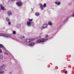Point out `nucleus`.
<instances>
[{"label": "nucleus", "mask_w": 74, "mask_h": 74, "mask_svg": "<svg viewBox=\"0 0 74 74\" xmlns=\"http://www.w3.org/2000/svg\"><path fill=\"white\" fill-rule=\"evenodd\" d=\"M16 4L18 6L20 7V6H21V5H23V3H22L21 1H19L18 2H17L16 3Z\"/></svg>", "instance_id": "nucleus-2"}, {"label": "nucleus", "mask_w": 74, "mask_h": 74, "mask_svg": "<svg viewBox=\"0 0 74 74\" xmlns=\"http://www.w3.org/2000/svg\"><path fill=\"white\" fill-rule=\"evenodd\" d=\"M23 38H25V36H23Z\"/></svg>", "instance_id": "nucleus-33"}, {"label": "nucleus", "mask_w": 74, "mask_h": 74, "mask_svg": "<svg viewBox=\"0 0 74 74\" xmlns=\"http://www.w3.org/2000/svg\"><path fill=\"white\" fill-rule=\"evenodd\" d=\"M25 42H31V40L28 39H25Z\"/></svg>", "instance_id": "nucleus-7"}, {"label": "nucleus", "mask_w": 74, "mask_h": 74, "mask_svg": "<svg viewBox=\"0 0 74 74\" xmlns=\"http://www.w3.org/2000/svg\"><path fill=\"white\" fill-rule=\"evenodd\" d=\"M65 74H67V71H65Z\"/></svg>", "instance_id": "nucleus-28"}, {"label": "nucleus", "mask_w": 74, "mask_h": 74, "mask_svg": "<svg viewBox=\"0 0 74 74\" xmlns=\"http://www.w3.org/2000/svg\"><path fill=\"white\" fill-rule=\"evenodd\" d=\"M29 21H33V19H29Z\"/></svg>", "instance_id": "nucleus-23"}, {"label": "nucleus", "mask_w": 74, "mask_h": 74, "mask_svg": "<svg viewBox=\"0 0 74 74\" xmlns=\"http://www.w3.org/2000/svg\"><path fill=\"white\" fill-rule=\"evenodd\" d=\"M0 47L1 48H5L4 47V46H3V45L0 44Z\"/></svg>", "instance_id": "nucleus-14"}, {"label": "nucleus", "mask_w": 74, "mask_h": 74, "mask_svg": "<svg viewBox=\"0 0 74 74\" xmlns=\"http://www.w3.org/2000/svg\"><path fill=\"white\" fill-rule=\"evenodd\" d=\"M13 33L14 34H16V32L15 31H14L13 32Z\"/></svg>", "instance_id": "nucleus-18"}, {"label": "nucleus", "mask_w": 74, "mask_h": 74, "mask_svg": "<svg viewBox=\"0 0 74 74\" xmlns=\"http://www.w3.org/2000/svg\"><path fill=\"white\" fill-rule=\"evenodd\" d=\"M52 38V37H50V38H49V39H51V38Z\"/></svg>", "instance_id": "nucleus-31"}, {"label": "nucleus", "mask_w": 74, "mask_h": 74, "mask_svg": "<svg viewBox=\"0 0 74 74\" xmlns=\"http://www.w3.org/2000/svg\"><path fill=\"white\" fill-rule=\"evenodd\" d=\"M0 7H1V10H3V11H5V10H6V9L4 8V7L3 6V5L1 4H0Z\"/></svg>", "instance_id": "nucleus-4"}, {"label": "nucleus", "mask_w": 74, "mask_h": 74, "mask_svg": "<svg viewBox=\"0 0 74 74\" xmlns=\"http://www.w3.org/2000/svg\"><path fill=\"white\" fill-rule=\"evenodd\" d=\"M32 10H33V9L32 8Z\"/></svg>", "instance_id": "nucleus-36"}, {"label": "nucleus", "mask_w": 74, "mask_h": 74, "mask_svg": "<svg viewBox=\"0 0 74 74\" xmlns=\"http://www.w3.org/2000/svg\"><path fill=\"white\" fill-rule=\"evenodd\" d=\"M71 4H72V3H69V5H71Z\"/></svg>", "instance_id": "nucleus-24"}, {"label": "nucleus", "mask_w": 74, "mask_h": 74, "mask_svg": "<svg viewBox=\"0 0 74 74\" xmlns=\"http://www.w3.org/2000/svg\"><path fill=\"white\" fill-rule=\"evenodd\" d=\"M46 37H48V35H46Z\"/></svg>", "instance_id": "nucleus-29"}, {"label": "nucleus", "mask_w": 74, "mask_h": 74, "mask_svg": "<svg viewBox=\"0 0 74 74\" xmlns=\"http://www.w3.org/2000/svg\"><path fill=\"white\" fill-rule=\"evenodd\" d=\"M0 53H2V51H1V49H0Z\"/></svg>", "instance_id": "nucleus-25"}, {"label": "nucleus", "mask_w": 74, "mask_h": 74, "mask_svg": "<svg viewBox=\"0 0 74 74\" xmlns=\"http://www.w3.org/2000/svg\"><path fill=\"white\" fill-rule=\"evenodd\" d=\"M35 15L37 16H38L40 15V13L38 12H36L35 13Z\"/></svg>", "instance_id": "nucleus-12"}, {"label": "nucleus", "mask_w": 74, "mask_h": 74, "mask_svg": "<svg viewBox=\"0 0 74 74\" xmlns=\"http://www.w3.org/2000/svg\"><path fill=\"white\" fill-rule=\"evenodd\" d=\"M6 20L8 22H9L10 21V19L8 18H7L6 19Z\"/></svg>", "instance_id": "nucleus-17"}, {"label": "nucleus", "mask_w": 74, "mask_h": 74, "mask_svg": "<svg viewBox=\"0 0 74 74\" xmlns=\"http://www.w3.org/2000/svg\"><path fill=\"white\" fill-rule=\"evenodd\" d=\"M10 74H12V72H10Z\"/></svg>", "instance_id": "nucleus-32"}, {"label": "nucleus", "mask_w": 74, "mask_h": 74, "mask_svg": "<svg viewBox=\"0 0 74 74\" xmlns=\"http://www.w3.org/2000/svg\"><path fill=\"white\" fill-rule=\"evenodd\" d=\"M5 55H8V53H4Z\"/></svg>", "instance_id": "nucleus-27"}, {"label": "nucleus", "mask_w": 74, "mask_h": 74, "mask_svg": "<svg viewBox=\"0 0 74 74\" xmlns=\"http://www.w3.org/2000/svg\"><path fill=\"white\" fill-rule=\"evenodd\" d=\"M48 39H44L42 38H40L36 42V43H38V42H44L45 41H47Z\"/></svg>", "instance_id": "nucleus-1"}, {"label": "nucleus", "mask_w": 74, "mask_h": 74, "mask_svg": "<svg viewBox=\"0 0 74 74\" xmlns=\"http://www.w3.org/2000/svg\"><path fill=\"white\" fill-rule=\"evenodd\" d=\"M68 19H69V18H67V20H68Z\"/></svg>", "instance_id": "nucleus-37"}, {"label": "nucleus", "mask_w": 74, "mask_h": 74, "mask_svg": "<svg viewBox=\"0 0 74 74\" xmlns=\"http://www.w3.org/2000/svg\"><path fill=\"white\" fill-rule=\"evenodd\" d=\"M48 26V25L47 24H44L43 25V27H41V30H42L43 29H45V28H46Z\"/></svg>", "instance_id": "nucleus-5"}, {"label": "nucleus", "mask_w": 74, "mask_h": 74, "mask_svg": "<svg viewBox=\"0 0 74 74\" xmlns=\"http://www.w3.org/2000/svg\"><path fill=\"white\" fill-rule=\"evenodd\" d=\"M35 44V43L34 42H31L29 44V45L31 47H33V46H34V45Z\"/></svg>", "instance_id": "nucleus-8"}, {"label": "nucleus", "mask_w": 74, "mask_h": 74, "mask_svg": "<svg viewBox=\"0 0 74 74\" xmlns=\"http://www.w3.org/2000/svg\"><path fill=\"white\" fill-rule=\"evenodd\" d=\"M0 58L1 59H2L3 58V55H1L0 56Z\"/></svg>", "instance_id": "nucleus-16"}, {"label": "nucleus", "mask_w": 74, "mask_h": 74, "mask_svg": "<svg viewBox=\"0 0 74 74\" xmlns=\"http://www.w3.org/2000/svg\"><path fill=\"white\" fill-rule=\"evenodd\" d=\"M0 36H3V37H8V38H9V37L11 38V36L10 35H7L6 34H0Z\"/></svg>", "instance_id": "nucleus-3"}, {"label": "nucleus", "mask_w": 74, "mask_h": 74, "mask_svg": "<svg viewBox=\"0 0 74 74\" xmlns=\"http://www.w3.org/2000/svg\"><path fill=\"white\" fill-rule=\"evenodd\" d=\"M30 25H31V22L28 21L27 22V25L28 27H30Z\"/></svg>", "instance_id": "nucleus-6"}, {"label": "nucleus", "mask_w": 74, "mask_h": 74, "mask_svg": "<svg viewBox=\"0 0 74 74\" xmlns=\"http://www.w3.org/2000/svg\"><path fill=\"white\" fill-rule=\"evenodd\" d=\"M3 29H5V28H4Z\"/></svg>", "instance_id": "nucleus-38"}, {"label": "nucleus", "mask_w": 74, "mask_h": 74, "mask_svg": "<svg viewBox=\"0 0 74 74\" xmlns=\"http://www.w3.org/2000/svg\"><path fill=\"white\" fill-rule=\"evenodd\" d=\"M6 67V65H5L4 64H3L1 66V69H4Z\"/></svg>", "instance_id": "nucleus-11"}, {"label": "nucleus", "mask_w": 74, "mask_h": 74, "mask_svg": "<svg viewBox=\"0 0 74 74\" xmlns=\"http://www.w3.org/2000/svg\"><path fill=\"white\" fill-rule=\"evenodd\" d=\"M47 5H46V3H44L43 5V6L44 7H46V6Z\"/></svg>", "instance_id": "nucleus-21"}, {"label": "nucleus", "mask_w": 74, "mask_h": 74, "mask_svg": "<svg viewBox=\"0 0 74 74\" xmlns=\"http://www.w3.org/2000/svg\"><path fill=\"white\" fill-rule=\"evenodd\" d=\"M72 16H73V17H74V12H73V15Z\"/></svg>", "instance_id": "nucleus-30"}, {"label": "nucleus", "mask_w": 74, "mask_h": 74, "mask_svg": "<svg viewBox=\"0 0 74 74\" xmlns=\"http://www.w3.org/2000/svg\"><path fill=\"white\" fill-rule=\"evenodd\" d=\"M11 22H8V25H11Z\"/></svg>", "instance_id": "nucleus-22"}, {"label": "nucleus", "mask_w": 74, "mask_h": 74, "mask_svg": "<svg viewBox=\"0 0 74 74\" xmlns=\"http://www.w3.org/2000/svg\"><path fill=\"white\" fill-rule=\"evenodd\" d=\"M48 24H49V25H52V23H51L50 22H49L48 23Z\"/></svg>", "instance_id": "nucleus-19"}, {"label": "nucleus", "mask_w": 74, "mask_h": 74, "mask_svg": "<svg viewBox=\"0 0 74 74\" xmlns=\"http://www.w3.org/2000/svg\"><path fill=\"white\" fill-rule=\"evenodd\" d=\"M4 72V71H1L0 72V74H3Z\"/></svg>", "instance_id": "nucleus-15"}, {"label": "nucleus", "mask_w": 74, "mask_h": 74, "mask_svg": "<svg viewBox=\"0 0 74 74\" xmlns=\"http://www.w3.org/2000/svg\"><path fill=\"white\" fill-rule=\"evenodd\" d=\"M39 5L40 6V8L41 10H44V8H43V5L42 4L40 3Z\"/></svg>", "instance_id": "nucleus-9"}, {"label": "nucleus", "mask_w": 74, "mask_h": 74, "mask_svg": "<svg viewBox=\"0 0 74 74\" xmlns=\"http://www.w3.org/2000/svg\"><path fill=\"white\" fill-rule=\"evenodd\" d=\"M0 70H1V68H0Z\"/></svg>", "instance_id": "nucleus-35"}, {"label": "nucleus", "mask_w": 74, "mask_h": 74, "mask_svg": "<svg viewBox=\"0 0 74 74\" xmlns=\"http://www.w3.org/2000/svg\"><path fill=\"white\" fill-rule=\"evenodd\" d=\"M60 4V2H58L57 3V5H59Z\"/></svg>", "instance_id": "nucleus-20"}, {"label": "nucleus", "mask_w": 74, "mask_h": 74, "mask_svg": "<svg viewBox=\"0 0 74 74\" xmlns=\"http://www.w3.org/2000/svg\"><path fill=\"white\" fill-rule=\"evenodd\" d=\"M11 1H13V0H11Z\"/></svg>", "instance_id": "nucleus-34"}, {"label": "nucleus", "mask_w": 74, "mask_h": 74, "mask_svg": "<svg viewBox=\"0 0 74 74\" xmlns=\"http://www.w3.org/2000/svg\"><path fill=\"white\" fill-rule=\"evenodd\" d=\"M21 27V25H17V27L18 29H20V27Z\"/></svg>", "instance_id": "nucleus-13"}, {"label": "nucleus", "mask_w": 74, "mask_h": 74, "mask_svg": "<svg viewBox=\"0 0 74 74\" xmlns=\"http://www.w3.org/2000/svg\"><path fill=\"white\" fill-rule=\"evenodd\" d=\"M55 3L56 4H58V2L56 1V2H55Z\"/></svg>", "instance_id": "nucleus-26"}, {"label": "nucleus", "mask_w": 74, "mask_h": 74, "mask_svg": "<svg viewBox=\"0 0 74 74\" xmlns=\"http://www.w3.org/2000/svg\"><path fill=\"white\" fill-rule=\"evenodd\" d=\"M8 16H10L12 15V12L10 11H8Z\"/></svg>", "instance_id": "nucleus-10"}]
</instances>
